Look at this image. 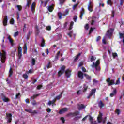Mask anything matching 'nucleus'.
I'll return each instance as SVG.
<instances>
[{"mask_svg": "<svg viewBox=\"0 0 124 124\" xmlns=\"http://www.w3.org/2000/svg\"><path fill=\"white\" fill-rule=\"evenodd\" d=\"M80 115V112L79 111H76L74 112H69L67 114V117H75L74 118V121H78L79 119L82 118V116H78Z\"/></svg>", "mask_w": 124, "mask_h": 124, "instance_id": "1", "label": "nucleus"}, {"mask_svg": "<svg viewBox=\"0 0 124 124\" xmlns=\"http://www.w3.org/2000/svg\"><path fill=\"white\" fill-rule=\"evenodd\" d=\"M99 64H100V60H97L96 62H93V64L91 65V66L93 68H95L96 70L99 71V70H100V67L98 66Z\"/></svg>", "mask_w": 124, "mask_h": 124, "instance_id": "2", "label": "nucleus"}, {"mask_svg": "<svg viewBox=\"0 0 124 124\" xmlns=\"http://www.w3.org/2000/svg\"><path fill=\"white\" fill-rule=\"evenodd\" d=\"M2 53L0 52V59H1V62L2 63L5 62V60H6V52L4 50L2 51Z\"/></svg>", "mask_w": 124, "mask_h": 124, "instance_id": "3", "label": "nucleus"}, {"mask_svg": "<svg viewBox=\"0 0 124 124\" xmlns=\"http://www.w3.org/2000/svg\"><path fill=\"white\" fill-rule=\"evenodd\" d=\"M65 68L66 67L64 65H63L61 67L60 70L58 72V76L59 77H61V76L65 72Z\"/></svg>", "mask_w": 124, "mask_h": 124, "instance_id": "4", "label": "nucleus"}, {"mask_svg": "<svg viewBox=\"0 0 124 124\" xmlns=\"http://www.w3.org/2000/svg\"><path fill=\"white\" fill-rule=\"evenodd\" d=\"M107 83H108V86H112L115 84V81L113 79L111 80V78H108L106 80Z\"/></svg>", "mask_w": 124, "mask_h": 124, "instance_id": "5", "label": "nucleus"}, {"mask_svg": "<svg viewBox=\"0 0 124 124\" xmlns=\"http://www.w3.org/2000/svg\"><path fill=\"white\" fill-rule=\"evenodd\" d=\"M96 92V89H93L91 90V93L89 94V95L88 96L87 98L88 99H90L93 95L95 94V92Z\"/></svg>", "mask_w": 124, "mask_h": 124, "instance_id": "6", "label": "nucleus"}, {"mask_svg": "<svg viewBox=\"0 0 124 124\" xmlns=\"http://www.w3.org/2000/svg\"><path fill=\"white\" fill-rule=\"evenodd\" d=\"M7 22H8V18L7 17V16H5L3 19L2 23L4 27H6L7 26Z\"/></svg>", "mask_w": 124, "mask_h": 124, "instance_id": "7", "label": "nucleus"}, {"mask_svg": "<svg viewBox=\"0 0 124 124\" xmlns=\"http://www.w3.org/2000/svg\"><path fill=\"white\" fill-rule=\"evenodd\" d=\"M6 116L8 119L7 123H11V121H12V114L11 113H6Z\"/></svg>", "mask_w": 124, "mask_h": 124, "instance_id": "8", "label": "nucleus"}, {"mask_svg": "<svg viewBox=\"0 0 124 124\" xmlns=\"http://www.w3.org/2000/svg\"><path fill=\"white\" fill-rule=\"evenodd\" d=\"M71 75V71L69 70V69H67L65 71V76L67 78H69Z\"/></svg>", "mask_w": 124, "mask_h": 124, "instance_id": "9", "label": "nucleus"}, {"mask_svg": "<svg viewBox=\"0 0 124 124\" xmlns=\"http://www.w3.org/2000/svg\"><path fill=\"white\" fill-rule=\"evenodd\" d=\"M68 108H62L59 112V114L62 115V114H63V113H65V112H67Z\"/></svg>", "mask_w": 124, "mask_h": 124, "instance_id": "10", "label": "nucleus"}, {"mask_svg": "<svg viewBox=\"0 0 124 124\" xmlns=\"http://www.w3.org/2000/svg\"><path fill=\"white\" fill-rule=\"evenodd\" d=\"M22 47L19 46L18 47V59L21 60L22 59Z\"/></svg>", "mask_w": 124, "mask_h": 124, "instance_id": "11", "label": "nucleus"}, {"mask_svg": "<svg viewBox=\"0 0 124 124\" xmlns=\"http://www.w3.org/2000/svg\"><path fill=\"white\" fill-rule=\"evenodd\" d=\"M78 78H80L81 80H83V79H84V74L83 72H82V71H78Z\"/></svg>", "mask_w": 124, "mask_h": 124, "instance_id": "12", "label": "nucleus"}, {"mask_svg": "<svg viewBox=\"0 0 124 124\" xmlns=\"http://www.w3.org/2000/svg\"><path fill=\"white\" fill-rule=\"evenodd\" d=\"M25 112H27L28 113H30L31 114H37V111L36 110H32V109H25Z\"/></svg>", "mask_w": 124, "mask_h": 124, "instance_id": "13", "label": "nucleus"}, {"mask_svg": "<svg viewBox=\"0 0 124 124\" xmlns=\"http://www.w3.org/2000/svg\"><path fill=\"white\" fill-rule=\"evenodd\" d=\"M78 110H82V109H85V108H86V106H85L84 104H78Z\"/></svg>", "mask_w": 124, "mask_h": 124, "instance_id": "14", "label": "nucleus"}, {"mask_svg": "<svg viewBox=\"0 0 124 124\" xmlns=\"http://www.w3.org/2000/svg\"><path fill=\"white\" fill-rule=\"evenodd\" d=\"M55 102H56V99H54L52 101L49 100L47 103V105H49V106H51V105H52V106L56 105Z\"/></svg>", "mask_w": 124, "mask_h": 124, "instance_id": "15", "label": "nucleus"}, {"mask_svg": "<svg viewBox=\"0 0 124 124\" xmlns=\"http://www.w3.org/2000/svg\"><path fill=\"white\" fill-rule=\"evenodd\" d=\"M98 123H101V121H102V113L101 112H99V115L97 117Z\"/></svg>", "mask_w": 124, "mask_h": 124, "instance_id": "16", "label": "nucleus"}, {"mask_svg": "<svg viewBox=\"0 0 124 124\" xmlns=\"http://www.w3.org/2000/svg\"><path fill=\"white\" fill-rule=\"evenodd\" d=\"M31 10L33 14H34V12H35V3H33L31 4Z\"/></svg>", "mask_w": 124, "mask_h": 124, "instance_id": "17", "label": "nucleus"}, {"mask_svg": "<svg viewBox=\"0 0 124 124\" xmlns=\"http://www.w3.org/2000/svg\"><path fill=\"white\" fill-rule=\"evenodd\" d=\"M63 93V92H62L59 95L56 96L55 97V98L54 99H56V101H57V99L58 100H60V99H61V98H62V96Z\"/></svg>", "mask_w": 124, "mask_h": 124, "instance_id": "18", "label": "nucleus"}, {"mask_svg": "<svg viewBox=\"0 0 124 124\" xmlns=\"http://www.w3.org/2000/svg\"><path fill=\"white\" fill-rule=\"evenodd\" d=\"M85 13V9L84 8H82V11L80 13V19L82 20L83 16H84V14Z\"/></svg>", "mask_w": 124, "mask_h": 124, "instance_id": "19", "label": "nucleus"}, {"mask_svg": "<svg viewBox=\"0 0 124 124\" xmlns=\"http://www.w3.org/2000/svg\"><path fill=\"white\" fill-rule=\"evenodd\" d=\"M117 94V90L116 89H114L112 93L110 94V97H113L114 95H116Z\"/></svg>", "mask_w": 124, "mask_h": 124, "instance_id": "20", "label": "nucleus"}, {"mask_svg": "<svg viewBox=\"0 0 124 124\" xmlns=\"http://www.w3.org/2000/svg\"><path fill=\"white\" fill-rule=\"evenodd\" d=\"M88 89H89V86L86 84H84L83 88V92L86 93L87 92Z\"/></svg>", "mask_w": 124, "mask_h": 124, "instance_id": "21", "label": "nucleus"}, {"mask_svg": "<svg viewBox=\"0 0 124 124\" xmlns=\"http://www.w3.org/2000/svg\"><path fill=\"white\" fill-rule=\"evenodd\" d=\"M69 14V9H66L65 10L64 14H62V16H66Z\"/></svg>", "mask_w": 124, "mask_h": 124, "instance_id": "22", "label": "nucleus"}, {"mask_svg": "<svg viewBox=\"0 0 124 124\" xmlns=\"http://www.w3.org/2000/svg\"><path fill=\"white\" fill-rule=\"evenodd\" d=\"M2 99L4 102H8V101H9V99L7 98L5 95L3 96Z\"/></svg>", "mask_w": 124, "mask_h": 124, "instance_id": "23", "label": "nucleus"}, {"mask_svg": "<svg viewBox=\"0 0 124 124\" xmlns=\"http://www.w3.org/2000/svg\"><path fill=\"white\" fill-rule=\"evenodd\" d=\"M84 75L86 77L87 80H88V81H90L91 79H92V77H91V76L87 74H84Z\"/></svg>", "mask_w": 124, "mask_h": 124, "instance_id": "24", "label": "nucleus"}, {"mask_svg": "<svg viewBox=\"0 0 124 124\" xmlns=\"http://www.w3.org/2000/svg\"><path fill=\"white\" fill-rule=\"evenodd\" d=\"M48 10L49 12H53V10H54V6H53V5L48 6Z\"/></svg>", "mask_w": 124, "mask_h": 124, "instance_id": "25", "label": "nucleus"}, {"mask_svg": "<svg viewBox=\"0 0 124 124\" xmlns=\"http://www.w3.org/2000/svg\"><path fill=\"white\" fill-rule=\"evenodd\" d=\"M40 95V94H34L33 96H32L31 98L32 99V100H34L35 98H36V97H38Z\"/></svg>", "mask_w": 124, "mask_h": 124, "instance_id": "26", "label": "nucleus"}, {"mask_svg": "<svg viewBox=\"0 0 124 124\" xmlns=\"http://www.w3.org/2000/svg\"><path fill=\"white\" fill-rule=\"evenodd\" d=\"M98 106L100 108H102L104 106V104L102 103V101L100 100L99 102L98 103Z\"/></svg>", "mask_w": 124, "mask_h": 124, "instance_id": "27", "label": "nucleus"}, {"mask_svg": "<svg viewBox=\"0 0 124 124\" xmlns=\"http://www.w3.org/2000/svg\"><path fill=\"white\" fill-rule=\"evenodd\" d=\"M87 8L89 11H90V12H93V6H88Z\"/></svg>", "mask_w": 124, "mask_h": 124, "instance_id": "28", "label": "nucleus"}, {"mask_svg": "<svg viewBox=\"0 0 124 124\" xmlns=\"http://www.w3.org/2000/svg\"><path fill=\"white\" fill-rule=\"evenodd\" d=\"M60 55H61V51H58L56 56L55 57V60H59L60 58L59 57L60 56Z\"/></svg>", "mask_w": 124, "mask_h": 124, "instance_id": "29", "label": "nucleus"}, {"mask_svg": "<svg viewBox=\"0 0 124 124\" xmlns=\"http://www.w3.org/2000/svg\"><path fill=\"white\" fill-rule=\"evenodd\" d=\"M44 46H45V40H44V39L42 38L41 43V47H44Z\"/></svg>", "mask_w": 124, "mask_h": 124, "instance_id": "30", "label": "nucleus"}, {"mask_svg": "<svg viewBox=\"0 0 124 124\" xmlns=\"http://www.w3.org/2000/svg\"><path fill=\"white\" fill-rule=\"evenodd\" d=\"M73 25H74V22H73V21L71 22L70 24V27L69 28V31H71V30H72V28H73Z\"/></svg>", "mask_w": 124, "mask_h": 124, "instance_id": "31", "label": "nucleus"}, {"mask_svg": "<svg viewBox=\"0 0 124 124\" xmlns=\"http://www.w3.org/2000/svg\"><path fill=\"white\" fill-rule=\"evenodd\" d=\"M12 74H13V71H12V68H10L9 70V77H11Z\"/></svg>", "mask_w": 124, "mask_h": 124, "instance_id": "32", "label": "nucleus"}, {"mask_svg": "<svg viewBox=\"0 0 124 124\" xmlns=\"http://www.w3.org/2000/svg\"><path fill=\"white\" fill-rule=\"evenodd\" d=\"M8 39L10 42L12 46H13V40H12V39H11V38H10V36H9L8 37Z\"/></svg>", "mask_w": 124, "mask_h": 124, "instance_id": "33", "label": "nucleus"}, {"mask_svg": "<svg viewBox=\"0 0 124 124\" xmlns=\"http://www.w3.org/2000/svg\"><path fill=\"white\" fill-rule=\"evenodd\" d=\"M107 3L108 5H110V6H112V5H113V3L112 2V0H108Z\"/></svg>", "mask_w": 124, "mask_h": 124, "instance_id": "34", "label": "nucleus"}, {"mask_svg": "<svg viewBox=\"0 0 124 124\" xmlns=\"http://www.w3.org/2000/svg\"><path fill=\"white\" fill-rule=\"evenodd\" d=\"M96 60V57L92 56L90 59V62H93V61H95Z\"/></svg>", "mask_w": 124, "mask_h": 124, "instance_id": "35", "label": "nucleus"}, {"mask_svg": "<svg viewBox=\"0 0 124 124\" xmlns=\"http://www.w3.org/2000/svg\"><path fill=\"white\" fill-rule=\"evenodd\" d=\"M22 77L23 78H24V79H25V80H27V79L29 78V76H28V75L26 74H24L22 75Z\"/></svg>", "mask_w": 124, "mask_h": 124, "instance_id": "36", "label": "nucleus"}, {"mask_svg": "<svg viewBox=\"0 0 124 124\" xmlns=\"http://www.w3.org/2000/svg\"><path fill=\"white\" fill-rule=\"evenodd\" d=\"M107 33L108 35H109L110 36H112V34H113V32H112V31L111 30H108Z\"/></svg>", "mask_w": 124, "mask_h": 124, "instance_id": "37", "label": "nucleus"}, {"mask_svg": "<svg viewBox=\"0 0 124 124\" xmlns=\"http://www.w3.org/2000/svg\"><path fill=\"white\" fill-rule=\"evenodd\" d=\"M31 64L32 65H35V59L34 58H32L31 60Z\"/></svg>", "mask_w": 124, "mask_h": 124, "instance_id": "38", "label": "nucleus"}, {"mask_svg": "<svg viewBox=\"0 0 124 124\" xmlns=\"http://www.w3.org/2000/svg\"><path fill=\"white\" fill-rule=\"evenodd\" d=\"M51 0H45V3L44 5V7H45V6H47V4H48V2L50 1Z\"/></svg>", "mask_w": 124, "mask_h": 124, "instance_id": "39", "label": "nucleus"}, {"mask_svg": "<svg viewBox=\"0 0 124 124\" xmlns=\"http://www.w3.org/2000/svg\"><path fill=\"white\" fill-rule=\"evenodd\" d=\"M88 6H93V2H92V1H89Z\"/></svg>", "mask_w": 124, "mask_h": 124, "instance_id": "40", "label": "nucleus"}, {"mask_svg": "<svg viewBox=\"0 0 124 124\" xmlns=\"http://www.w3.org/2000/svg\"><path fill=\"white\" fill-rule=\"evenodd\" d=\"M112 57L114 59H115V58H117V57H118V54H117V53L113 52L112 53Z\"/></svg>", "mask_w": 124, "mask_h": 124, "instance_id": "41", "label": "nucleus"}, {"mask_svg": "<svg viewBox=\"0 0 124 124\" xmlns=\"http://www.w3.org/2000/svg\"><path fill=\"white\" fill-rule=\"evenodd\" d=\"M36 29L37 30L36 34L37 35H38L40 31H39V29H38V27L37 26H36Z\"/></svg>", "mask_w": 124, "mask_h": 124, "instance_id": "42", "label": "nucleus"}, {"mask_svg": "<svg viewBox=\"0 0 124 124\" xmlns=\"http://www.w3.org/2000/svg\"><path fill=\"white\" fill-rule=\"evenodd\" d=\"M52 67V65H51V62H49L48 64L46 66L47 69L51 68Z\"/></svg>", "mask_w": 124, "mask_h": 124, "instance_id": "43", "label": "nucleus"}, {"mask_svg": "<svg viewBox=\"0 0 124 124\" xmlns=\"http://www.w3.org/2000/svg\"><path fill=\"white\" fill-rule=\"evenodd\" d=\"M14 18H11L10 20V24L11 25H13L14 24Z\"/></svg>", "mask_w": 124, "mask_h": 124, "instance_id": "44", "label": "nucleus"}, {"mask_svg": "<svg viewBox=\"0 0 124 124\" xmlns=\"http://www.w3.org/2000/svg\"><path fill=\"white\" fill-rule=\"evenodd\" d=\"M31 2L30 1H27V3L26 5V7H30V5H31Z\"/></svg>", "mask_w": 124, "mask_h": 124, "instance_id": "45", "label": "nucleus"}, {"mask_svg": "<svg viewBox=\"0 0 124 124\" xmlns=\"http://www.w3.org/2000/svg\"><path fill=\"white\" fill-rule=\"evenodd\" d=\"M58 17L60 19H62V14L61 12L58 13Z\"/></svg>", "mask_w": 124, "mask_h": 124, "instance_id": "46", "label": "nucleus"}, {"mask_svg": "<svg viewBox=\"0 0 124 124\" xmlns=\"http://www.w3.org/2000/svg\"><path fill=\"white\" fill-rule=\"evenodd\" d=\"M89 28H90V26H89V24L87 23L85 26H84V28L85 30H89Z\"/></svg>", "mask_w": 124, "mask_h": 124, "instance_id": "47", "label": "nucleus"}, {"mask_svg": "<svg viewBox=\"0 0 124 124\" xmlns=\"http://www.w3.org/2000/svg\"><path fill=\"white\" fill-rule=\"evenodd\" d=\"M19 35V32L17 31L14 33V37H16Z\"/></svg>", "mask_w": 124, "mask_h": 124, "instance_id": "48", "label": "nucleus"}, {"mask_svg": "<svg viewBox=\"0 0 124 124\" xmlns=\"http://www.w3.org/2000/svg\"><path fill=\"white\" fill-rule=\"evenodd\" d=\"M77 19H78V17L77 16H74L73 17V20L74 22H76V21H77Z\"/></svg>", "mask_w": 124, "mask_h": 124, "instance_id": "49", "label": "nucleus"}, {"mask_svg": "<svg viewBox=\"0 0 124 124\" xmlns=\"http://www.w3.org/2000/svg\"><path fill=\"white\" fill-rule=\"evenodd\" d=\"M16 7H17L19 11H21V10H22V6L21 5H17Z\"/></svg>", "mask_w": 124, "mask_h": 124, "instance_id": "50", "label": "nucleus"}, {"mask_svg": "<svg viewBox=\"0 0 124 124\" xmlns=\"http://www.w3.org/2000/svg\"><path fill=\"white\" fill-rule=\"evenodd\" d=\"M20 95H21V93H18L16 95V99H17V98H19V96H20Z\"/></svg>", "mask_w": 124, "mask_h": 124, "instance_id": "51", "label": "nucleus"}, {"mask_svg": "<svg viewBox=\"0 0 124 124\" xmlns=\"http://www.w3.org/2000/svg\"><path fill=\"white\" fill-rule=\"evenodd\" d=\"M88 117H89V115H86L85 116V117H84L82 119V122H85V121H86L87 120V118H88Z\"/></svg>", "mask_w": 124, "mask_h": 124, "instance_id": "52", "label": "nucleus"}, {"mask_svg": "<svg viewBox=\"0 0 124 124\" xmlns=\"http://www.w3.org/2000/svg\"><path fill=\"white\" fill-rule=\"evenodd\" d=\"M59 1H60V4H61V5H62V4L64 3V0H59Z\"/></svg>", "mask_w": 124, "mask_h": 124, "instance_id": "53", "label": "nucleus"}, {"mask_svg": "<svg viewBox=\"0 0 124 124\" xmlns=\"http://www.w3.org/2000/svg\"><path fill=\"white\" fill-rule=\"evenodd\" d=\"M120 35V38H124V34H123L122 33H119Z\"/></svg>", "mask_w": 124, "mask_h": 124, "instance_id": "54", "label": "nucleus"}, {"mask_svg": "<svg viewBox=\"0 0 124 124\" xmlns=\"http://www.w3.org/2000/svg\"><path fill=\"white\" fill-rule=\"evenodd\" d=\"M60 120L62 121V123H63V124H64V122H65V120L64 119V117H61L60 118Z\"/></svg>", "mask_w": 124, "mask_h": 124, "instance_id": "55", "label": "nucleus"}, {"mask_svg": "<svg viewBox=\"0 0 124 124\" xmlns=\"http://www.w3.org/2000/svg\"><path fill=\"white\" fill-rule=\"evenodd\" d=\"M42 85H39L37 86V90H40V89H41V88H42Z\"/></svg>", "mask_w": 124, "mask_h": 124, "instance_id": "56", "label": "nucleus"}, {"mask_svg": "<svg viewBox=\"0 0 124 124\" xmlns=\"http://www.w3.org/2000/svg\"><path fill=\"white\" fill-rule=\"evenodd\" d=\"M120 78H118V79L116 81V82L115 83V85H120Z\"/></svg>", "mask_w": 124, "mask_h": 124, "instance_id": "57", "label": "nucleus"}, {"mask_svg": "<svg viewBox=\"0 0 124 124\" xmlns=\"http://www.w3.org/2000/svg\"><path fill=\"white\" fill-rule=\"evenodd\" d=\"M124 0H120V5L121 6H123V5H124Z\"/></svg>", "mask_w": 124, "mask_h": 124, "instance_id": "58", "label": "nucleus"}, {"mask_svg": "<svg viewBox=\"0 0 124 124\" xmlns=\"http://www.w3.org/2000/svg\"><path fill=\"white\" fill-rule=\"evenodd\" d=\"M101 39V37H100V36H99L97 37L96 41L98 42L99 41V40H100Z\"/></svg>", "mask_w": 124, "mask_h": 124, "instance_id": "59", "label": "nucleus"}, {"mask_svg": "<svg viewBox=\"0 0 124 124\" xmlns=\"http://www.w3.org/2000/svg\"><path fill=\"white\" fill-rule=\"evenodd\" d=\"M24 50H27L28 47H27V45L26 44H24V46L23 48Z\"/></svg>", "mask_w": 124, "mask_h": 124, "instance_id": "60", "label": "nucleus"}, {"mask_svg": "<svg viewBox=\"0 0 124 124\" xmlns=\"http://www.w3.org/2000/svg\"><path fill=\"white\" fill-rule=\"evenodd\" d=\"M72 31H70L68 33V35H69V37H72Z\"/></svg>", "mask_w": 124, "mask_h": 124, "instance_id": "61", "label": "nucleus"}, {"mask_svg": "<svg viewBox=\"0 0 124 124\" xmlns=\"http://www.w3.org/2000/svg\"><path fill=\"white\" fill-rule=\"evenodd\" d=\"M37 104V103H36V101L35 100H33V102L32 103V105L34 106V105H36Z\"/></svg>", "mask_w": 124, "mask_h": 124, "instance_id": "62", "label": "nucleus"}, {"mask_svg": "<svg viewBox=\"0 0 124 124\" xmlns=\"http://www.w3.org/2000/svg\"><path fill=\"white\" fill-rule=\"evenodd\" d=\"M89 121L91 123H93V117L91 116H89Z\"/></svg>", "mask_w": 124, "mask_h": 124, "instance_id": "63", "label": "nucleus"}, {"mask_svg": "<svg viewBox=\"0 0 124 124\" xmlns=\"http://www.w3.org/2000/svg\"><path fill=\"white\" fill-rule=\"evenodd\" d=\"M116 113L118 114V115H120L121 113V110L120 109H118L116 110Z\"/></svg>", "mask_w": 124, "mask_h": 124, "instance_id": "64", "label": "nucleus"}]
</instances>
